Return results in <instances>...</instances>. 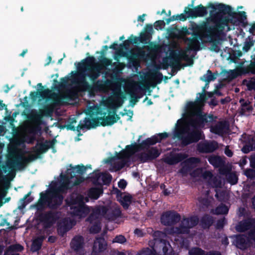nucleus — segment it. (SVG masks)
<instances>
[{"instance_id":"obj_53","label":"nucleus","mask_w":255,"mask_h":255,"mask_svg":"<svg viewBox=\"0 0 255 255\" xmlns=\"http://www.w3.org/2000/svg\"><path fill=\"white\" fill-rule=\"evenodd\" d=\"M228 207L223 204L218 206L215 209V214L216 215H225L228 214Z\"/></svg>"},{"instance_id":"obj_31","label":"nucleus","mask_w":255,"mask_h":255,"mask_svg":"<svg viewBox=\"0 0 255 255\" xmlns=\"http://www.w3.org/2000/svg\"><path fill=\"white\" fill-rule=\"evenodd\" d=\"M157 141L155 139V137L152 138L148 137L146 139L142 141L141 143H137L140 151L145 149H147L150 145H153L156 143Z\"/></svg>"},{"instance_id":"obj_32","label":"nucleus","mask_w":255,"mask_h":255,"mask_svg":"<svg viewBox=\"0 0 255 255\" xmlns=\"http://www.w3.org/2000/svg\"><path fill=\"white\" fill-rule=\"evenodd\" d=\"M84 122L86 126V128L90 129L92 128H95L100 125L99 117L92 118H85Z\"/></svg>"},{"instance_id":"obj_48","label":"nucleus","mask_w":255,"mask_h":255,"mask_svg":"<svg viewBox=\"0 0 255 255\" xmlns=\"http://www.w3.org/2000/svg\"><path fill=\"white\" fill-rule=\"evenodd\" d=\"M139 43L147 44L151 38V34L147 32H141L139 37H137Z\"/></svg>"},{"instance_id":"obj_7","label":"nucleus","mask_w":255,"mask_h":255,"mask_svg":"<svg viewBox=\"0 0 255 255\" xmlns=\"http://www.w3.org/2000/svg\"><path fill=\"white\" fill-rule=\"evenodd\" d=\"M217 117L213 114H203L201 110H197L191 113L187 126L193 128L199 129L205 128V126H210L217 122Z\"/></svg>"},{"instance_id":"obj_62","label":"nucleus","mask_w":255,"mask_h":255,"mask_svg":"<svg viewBox=\"0 0 255 255\" xmlns=\"http://www.w3.org/2000/svg\"><path fill=\"white\" fill-rule=\"evenodd\" d=\"M101 174L100 173H93L92 175L90 177L93 183L95 185L98 184V181L101 177Z\"/></svg>"},{"instance_id":"obj_2","label":"nucleus","mask_w":255,"mask_h":255,"mask_svg":"<svg viewBox=\"0 0 255 255\" xmlns=\"http://www.w3.org/2000/svg\"><path fill=\"white\" fill-rule=\"evenodd\" d=\"M78 74V84L81 91H86L92 89L95 91H101L105 88V82L96 80L101 73L102 67L96 62L93 56L87 57L77 65Z\"/></svg>"},{"instance_id":"obj_58","label":"nucleus","mask_w":255,"mask_h":255,"mask_svg":"<svg viewBox=\"0 0 255 255\" xmlns=\"http://www.w3.org/2000/svg\"><path fill=\"white\" fill-rule=\"evenodd\" d=\"M244 175L247 176L249 179H255V169L253 168H248L245 170Z\"/></svg>"},{"instance_id":"obj_5","label":"nucleus","mask_w":255,"mask_h":255,"mask_svg":"<svg viewBox=\"0 0 255 255\" xmlns=\"http://www.w3.org/2000/svg\"><path fill=\"white\" fill-rule=\"evenodd\" d=\"M49 148V146L45 143H37L32 148L35 154H30L28 157L22 155H18L12 162L7 164V167L12 169L14 166H15L18 169H22L28 163L39 157L41 154L46 152Z\"/></svg>"},{"instance_id":"obj_34","label":"nucleus","mask_w":255,"mask_h":255,"mask_svg":"<svg viewBox=\"0 0 255 255\" xmlns=\"http://www.w3.org/2000/svg\"><path fill=\"white\" fill-rule=\"evenodd\" d=\"M122 215V211L120 208H115L109 210L107 219L110 221H114Z\"/></svg>"},{"instance_id":"obj_17","label":"nucleus","mask_w":255,"mask_h":255,"mask_svg":"<svg viewBox=\"0 0 255 255\" xmlns=\"http://www.w3.org/2000/svg\"><path fill=\"white\" fill-rule=\"evenodd\" d=\"M236 246L237 248L241 250H245L250 247V238L245 235L239 234L236 236L235 240Z\"/></svg>"},{"instance_id":"obj_27","label":"nucleus","mask_w":255,"mask_h":255,"mask_svg":"<svg viewBox=\"0 0 255 255\" xmlns=\"http://www.w3.org/2000/svg\"><path fill=\"white\" fill-rule=\"evenodd\" d=\"M103 193L102 187H92L87 191L88 197L92 199L97 200Z\"/></svg>"},{"instance_id":"obj_9","label":"nucleus","mask_w":255,"mask_h":255,"mask_svg":"<svg viewBox=\"0 0 255 255\" xmlns=\"http://www.w3.org/2000/svg\"><path fill=\"white\" fill-rule=\"evenodd\" d=\"M180 220V215L173 210L163 212L160 217V222L161 224L166 226L175 225L178 223Z\"/></svg>"},{"instance_id":"obj_24","label":"nucleus","mask_w":255,"mask_h":255,"mask_svg":"<svg viewBox=\"0 0 255 255\" xmlns=\"http://www.w3.org/2000/svg\"><path fill=\"white\" fill-rule=\"evenodd\" d=\"M72 187L65 185L60 183L58 185L56 182H53L51 186V190L53 193L57 194L65 193L68 189H71Z\"/></svg>"},{"instance_id":"obj_59","label":"nucleus","mask_w":255,"mask_h":255,"mask_svg":"<svg viewBox=\"0 0 255 255\" xmlns=\"http://www.w3.org/2000/svg\"><path fill=\"white\" fill-rule=\"evenodd\" d=\"M69 230L70 228L68 227L67 225L64 224L63 226H59L58 227L57 232L59 235L63 236Z\"/></svg>"},{"instance_id":"obj_54","label":"nucleus","mask_w":255,"mask_h":255,"mask_svg":"<svg viewBox=\"0 0 255 255\" xmlns=\"http://www.w3.org/2000/svg\"><path fill=\"white\" fill-rule=\"evenodd\" d=\"M227 181L232 185L236 184L238 183V177L234 172H231L226 176Z\"/></svg>"},{"instance_id":"obj_25","label":"nucleus","mask_w":255,"mask_h":255,"mask_svg":"<svg viewBox=\"0 0 255 255\" xmlns=\"http://www.w3.org/2000/svg\"><path fill=\"white\" fill-rule=\"evenodd\" d=\"M253 223L251 220L246 219L239 223L236 226V229L238 232H245L252 228Z\"/></svg>"},{"instance_id":"obj_33","label":"nucleus","mask_w":255,"mask_h":255,"mask_svg":"<svg viewBox=\"0 0 255 255\" xmlns=\"http://www.w3.org/2000/svg\"><path fill=\"white\" fill-rule=\"evenodd\" d=\"M186 42H188V48L189 50H193L198 51L199 50L200 42L198 39L191 38L190 37H186L185 39Z\"/></svg>"},{"instance_id":"obj_42","label":"nucleus","mask_w":255,"mask_h":255,"mask_svg":"<svg viewBox=\"0 0 255 255\" xmlns=\"http://www.w3.org/2000/svg\"><path fill=\"white\" fill-rule=\"evenodd\" d=\"M31 192H29L26 194L23 198L20 199L21 205L18 207V209H22L29 203L31 202L34 198L32 197H30Z\"/></svg>"},{"instance_id":"obj_64","label":"nucleus","mask_w":255,"mask_h":255,"mask_svg":"<svg viewBox=\"0 0 255 255\" xmlns=\"http://www.w3.org/2000/svg\"><path fill=\"white\" fill-rule=\"evenodd\" d=\"M254 44V41L253 40L245 42L244 45L243 47V51L245 52H248Z\"/></svg>"},{"instance_id":"obj_35","label":"nucleus","mask_w":255,"mask_h":255,"mask_svg":"<svg viewBox=\"0 0 255 255\" xmlns=\"http://www.w3.org/2000/svg\"><path fill=\"white\" fill-rule=\"evenodd\" d=\"M218 75L217 72L216 73H213L210 70H208L206 74L200 78V80L205 82L206 83V85H207L211 81H214L217 78Z\"/></svg>"},{"instance_id":"obj_15","label":"nucleus","mask_w":255,"mask_h":255,"mask_svg":"<svg viewBox=\"0 0 255 255\" xmlns=\"http://www.w3.org/2000/svg\"><path fill=\"white\" fill-rule=\"evenodd\" d=\"M210 124L208 126L210 128L211 132L219 135H223L225 132V130L229 128V124L226 121H219L215 125L212 126Z\"/></svg>"},{"instance_id":"obj_52","label":"nucleus","mask_w":255,"mask_h":255,"mask_svg":"<svg viewBox=\"0 0 255 255\" xmlns=\"http://www.w3.org/2000/svg\"><path fill=\"white\" fill-rule=\"evenodd\" d=\"M151 78L153 80L156 81V83H153L151 85L152 87H155L157 84H160L163 78V75L161 72L159 71H156L155 72L152 74Z\"/></svg>"},{"instance_id":"obj_11","label":"nucleus","mask_w":255,"mask_h":255,"mask_svg":"<svg viewBox=\"0 0 255 255\" xmlns=\"http://www.w3.org/2000/svg\"><path fill=\"white\" fill-rule=\"evenodd\" d=\"M209 3H213L212 2H208L206 6L200 4L196 6L193 7V8L186 6L184 8V12L185 14H188L189 16L192 18L203 17L208 14L207 8L211 9L210 7L208 6Z\"/></svg>"},{"instance_id":"obj_1","label":"nucleus","mask_w":255,"mask_h":255,"mask_svg":"<svg viewBox=\"0 0 255 255\" xmlns=\"http://www.w3.org/2000/svg\"><path fill=\"white\" fill-rule=\"evenodd\" d=\"M208 6L211 8L210 10V20L214 25L208 26L205 24L201 28L207 33L204 36L211 40L223 35L226 27L227 31H230V23L234 25L242 23L244 26L248 24L247 22H245L247 18L244 11H234L231 6L223 3H209Z\"/></svg>"},{"instance_id":"obj_44","label":"nucleus","mask_w":255,"mask_h":255,"mask_svg":"<svg viewBox=\"0 0 255 255\" xmlns=\"http://www.w3.org/2000/svg\"><path fill=\"white\" fill-rule=\"evenodd\" d=\"M125 149L130 157L136 152L140 151L138 144L136 142L127 145Z\"/></svg>"},{"instance_id":"obj_21","label":"nucleus","mask_w":255,"mask_h":255,"mask_svg":"<svg viewBox=\"0 0 255 255\" xmlns=\"http://www.w3.org/2000/svg\"><path fill=\"white\" fill-rule=\"evenodd\" d=\"M84 246V239L82 236H76L70 243L71 248L76 252L82 250Z\"/></svg>"},{"instance_id":"obj_63","label":"nucleus","mask_w":255,"mask_h":255,"mask_svg":"<svg viewBox=\"0 0 255 255\" xmlns=\"http://www.w3.org/2000/svg\"><path fill=\"white\" fill-rule=\"evenodd\" d=\"M219 173L221 174L226 175V176L231 172V169L225 166V164L222 166L219 167Z\"/></svg>"},{"instance_id":"obj_37","label":"nucleus","mask_w":255,"mask_h":255,"mask_svg":"<svg viewBox=\"0 0 255 255\" xmlns=\"http://www.w3.org/2000/svg\"><path fill=\"white\" fill-rule=\"evenodd\" d=\"M176 229L177 233L178 234H188L190 233V229L188 226V221L182 220L179 226L177 227Z\"/></svg>"},{"instance_id":"obj_47","label":"nucleus","mask_w":255,"mask_h":255,"mask_svg":"<svg viewBox=\"0 0 255 255\" xmlns=\"http://www.w3.org/2000/svg\"><path fill=\"white\" fill-rule=\"evenodd\" d=\"M150 161L157 158L160 154V152L156 147H152L146 151Z\"/></svg>"},{"instance_id":"obj_23","label":"nucleus","mask_w":255,"mask_h":255,"mask_svg":"<svg viewBox=\"0 0 255 255\" xmlns=\"http://www.w3.org/2000/svg\"><path fill=\"white\" fill-rule=\"evenodd\" d=\"M158 246L159 249H162L163 255H178L174 253L169 242L165 240H160Z\"/></svg>"},{"instance_id":"obj_49","label":"nucleus","mask_w":255,"mask_h":255,"mask_svg":"<svg viewBox=\"0 0 255 255\" xmlns=\"http://www.w3.org/2000/svg\"><path fill=\"white\" fill-rule=\"evenodd\" d=\"M134 157H136V160L141 163H145L150 161L146 152H142L137 153L134 155Z\"/></svg>"},{"instance_id":"obj_6","label":"nucleus","mask_w":255,"mask_h":255,"mask_svg":"<svg viewBox=\"0 0 255 255\" xmlns=\"http://www.w3.org/2000/svg\"><path fill=\"white\" fill-rule=\"evenodd\" d=\"M202 131L199 129L193 128L191 130L190 127H184L175 129L174 136L181 141L183 146H186L193 143L197 142L201 138Z\"/></svg>"},{"instance_id":"obj_57","label":"nucleus","mask_w":255,"mask_h":255,"mask_svg":"<svg viewBox=\"0 0 255 255\" xmlns=\"http://www.w3.org/2000/svg\"><path fill=\"white\" fill-rule=\"evenodd\" d=\"M204 250L197 247L193 248L189 251V255H204Z\"/></svg>"},{"instance_id":"obj_10","label":"nucleus","mask_w":255,"mask_h":255,"mask_svg":"<svg viewBox=\"0 0 255 255\" xmlns=\"http://www.w3.org/2000/svg\"><path fill=\"white\" fill-rule=\"evenodd\" d=\"M171 65L172 67L176 66L178 70H180L181 64L180 63V59H182L187 62V64L184 65V66H192L193 64V60L191 57H190L187 54L186 51H181L179 52L178 55L174 53L173 55L170 57Z\"/></svg>"},{"instance_id":"obj_51","label":"nucleus","mask_w":255,"mask_h":255,"mask_svg":"<svg viewBox=\"0 0 255 255\" xmlns=\"http://www.w3.org/2000/svg\"><path fill=\"white\" fill-rule=\"evenodd\" d=\"M183 221H188V226L191 229L197 226L199 223V218L196 216H191L189 218H184Z\"/></svg>"},{"instance_id":"obj_16","label":"nucleus","mask_w":255,"mask_h":255,"mask_svg":"<svg viewBox=\"0 0 255 255\" xmlns=\"http://www.w3.org/2000/svg\"><path fill=\"white\" fill-rule=\"evenodd\" d=\"M74 177H71L70 174H69V171L68 169L66 171V175H61V181L60 183H62L65 185L73 187L75 186L79 185L85 181V178L83 176L76 177L74 182L72 183L71 179Z\"/></svg>"},{"instance_id":"obj_61","label":"nucleus","mask_w":255,"mask_h":255,"mask_svg":"<svg viewBox=\"0 0 255 255\" xmlns=\"http://www.w3.org/2000/svg\"><path fill=\"white\" fill-rule=\"evenodd\" d=\"M226 221L225 217H223V218H221L219 220H218L217 221L216 224L215 225V228L217 230H221L222 229L225 225L226 224Z\"/></svg>"},{"instance_id":"obj_8","label":"nucleus","mask_w":255,"mask_h":255,"mask_svg":"<svg viewBox=\"0 0 255 255\" xmlns=\"http://www.w3.org/2000/svg\"><path fill=\"white\" fill-rule=\"evenodd\" d=\"M71 214L72 217L79 219L86 217L90 210L81 199H73L71 201Z\"/></svg>"},{"instance_id":"obj_30","label":"nucleus","mask_w":255,"mask_h":255,"mask_svg":"<svg viewBox=\"0 0 255 255\" xmlns=\"http://www.w3.org/2000/svg\"><path fill=\"white\" fill-rule=\"evenodd\" d=\"M132 196L128 193L127 195L122 196L118 201L120 203L124 209L127 210L132 203Z\"/></svg>"},{"instance_id":"obj_20","label":"nucleus","mask_w":255,"mask_h":255,"mask_svg":"<svg viewBox=\"0 0 255 255\" xmlns=\"http://www.w3.org/2000/svg\"><path fill=\"white\" fill-rule=\"evenodd\" d=\"M107 243L103 237H97L94 243L93 252L101 253L107 249Z\"/></svg>"},{"instance_id":"obj_60","label":"nucleus","mask_w":255,"mask_h":255,"mask_svg":"<svg viewBox=\"0 0 255 255\" xmlns=\"http://www.w3.org/2000/svg\"><path fill=\"white\" fill-rule=\"evenodd\" d=\"M127 242V239L125 237L122 235H119L116 236L113 239V243H117L121 244H123Z\"/></svg>"},{"instance_id":"obj_56","label":"nucleus","mask_w":255,"mask_h":255,"mask_svg":"<svg viewBox=\"0 0 255 255\" xmlns=\"http://www.w3.org/2000/svg\"><path fill=\"white\" fill-rule=\"evenodd\" d=\"M169 134L166 132L160 133L152 136V138L155 137V139L157 141L156 143L160 142L161 140L167 138Z\"/></svg>"},{"instance_id":"obj_41","label":"nucleus","mask_w":255,"mask_h":255,"mask_svg":"<svg viewBox=\"0 0 255 255\" xmlns=\"http://www.w3.org/2000/svg\"><path fill=\"white\" fill-rule=\"evenodd\" d=\"M252 60L250 61V64L247 66H245V69L248 75L255 74V54L251 56Z\"/></svg>"},{"instance_id":"obj_19","label":"nucleus","mask_w":255,"mask_h":255,"mask_svg":"<svg viewBox=\"0 0 255 255\" xmlns=\"http://www.w3.org/2000/svg\"><path fill=\"white\" fill-rule=\"evenodd\" d=\"M63 198L62 194L53 193L48 204V207L51 209H57L62 204Z\"/></svg>"},{"instance_id":"obj_26","label":"nucleus","mask_w":255,"mask_h":255,"mask_svg":"<svg viewBox=\"0 0 255 255\" xmlns=\"http://www.w3.org/2000/svg\"><path fill=\"white\" fill-rule=\"evenodd\" d=\"M214 222V218L210 215L206 214L201 218L200 225L204 229H209Z\"/></svg>"},{"instance_id":"obj_13","label":"nucleus","mask_w":255,"mask_h":255,"mask_svg":"<svg viewBox=\"0 0 255 255\" xmlns=\"http://www.w3.org/2000/svg\"><path fill=\"white\" fill-rule=\"evenodd\" d=\"M244 63V62H241L236 70L224 71V72L227 74L226 78L229 81H231L239 76L248 74L245 66L243 65Z\"/></svg>"},{"instance_id":"obj_40","label":"nucleus","mask_w":255,"mask_h":255,"mask_svg":"<svg viewBox=\"0 0 255 255\" xmlns=\"http://www.w3.org/2000/svg\"><path fill=\"white\" fill-rule=\"evenodd\" d=\"M42 117V114L38 113L36 111H33L28 115V118L35 123L40 124L41 122Z\"/></svg>"},{"instance_id":"obj_29","label":"nucleus","mask_w":255,"mask_h":255,"mask_svg":"<svg viewBox=\"0 0 255 255\" xmlns=\"http://www.w3.org/2000/svg\"><path fill=\"white\" fill-rule=\"evenodd\" d=\"M44 239V236L37 237L34 239L33 240L31 246V251L33 253L39 251L41 248Z\"/></svg>"},{"instance_id":"obj_39","label":"nucleus","mask_w":255,"mask_h":255,"mask_svg":"<svg viewBox=\"0 0 255 255\" xmlns=\"http://www.w3.org/2000/svg\"><path fill=\"white\" fill-rule=\"evenodd\" d=\"M41 128L39 125L32 126L29 128L28 129V132L29 133L32 134V135L28 137V141L27 142L28 143H33V141L35 139V135L37 133L38 131L40 130Z\"/></svg>"},{"instance_id":"obj_22","label":"nucleus","mask_w":255,"mask_h":255,"mask_svg":"<svg viewBox=\"0 0 255 255\" xmlns=\"http://www.w3.org/2000/svg\"><path fill=\"white\" fill-rule=\"evenodd\" d=\"M87 170V167L83 164L77 165L74 167H71L70 169H68L69 174H70L71 177H75L78 176H82Z\"/></svg>"},{"instance_id":"obj_18","label":"nucleus","mask_w":255,"mask_h":255,"mask_svg":"<svg viewBox=\"0 0 255 255\" xmlns=\"http://www.w3.org/2000/svg\"><path fill=\"white\" fill-rule=\"evenodd\" d=\"M187 155L184 153H170L164 159V162L170 165H175L186 159Z\"/></svg>"},{"instance_id":"obj_50","label":"nucleus","mask_w":255,"mask_h":255,"mask_svg":"<svg viewBox=\"0 0 255 255\" xmlns=\"http://www.w3.org/2000/svg\"><path fill=\"white\" fill-rule=\"evenodd\" d=\"M242 84L247 87V89L249 91L255 90V78L254 77L251 78L250 80H243Z\"/></svg>"},{"instance_id":"obj_43","label":"nucleus","mask_w":255,"mask_h":255,"mask_svg":"<svg viewBox=\"0 0 255 255\" xmlns=\"http://www.w3.org/2000/svg\"><path fill=\"white\" fill-rule=\"evenodd\" d=\"M68 77H65L61 78L60 79V82H58L56 79H54L53 80L54 82V89H60L64 88L67 85L68 81H69Z\"/></svg>"},{"instance_id":"obj_36","label":"nucleus","mask_w":255,"mask_h":255,"mask_svg":"<svg viewBox=\"0 0 255 255\" xmlns=\"http://www.w3.org/2000/svg\"><path fill=\"white\" fill-rule=\"evenodd\" d=\"M209 163L215 167H219L225 164V161L220 156H212L209 158Z\"/></svg>"},{"instance_id":"obj_14","label":"nucleus","mask_w":255,"mask_h":255,"mask_svg":"<svg viewBox=\"0 0 255 255\" xmlns=\"http://www.w3.org/2000/svg\"><path fill=\"white\" fill-rule=\"evenodd\" d=\"M219 148L218 143L215 140L199 143L197 146L198 150L201 153H212Z\"/></svg>"},{"instance_id":"obj_28","label":"nucleus","mask_w":255,"mask_h":255,"mask_svg":"<svg viewBox=\"0 0 255 255\" xmlns=\"http://www.w3.org/2000/svg\"><path fill=\"white\" fill-rule=\"evenodd\" d=\"M145 55V52L139 48L136 52L132 53L131 55L128 57V59L130 63H132L134 65L136 63L138 58H144Z\"/></svg>"},{"instance_id":"obj_55","label":"nucleus","mask_w":255,"mask_h":255,"mask_svg":"<svg viewBox=\"0 0 255 255\" xmlns=\"http://www.w3.org/2000/svg\"><path fill=\"white\" fill-rule=\"evenodd\" d=\"M130 95V103L131 105H134L138 101V99L140 98V96H138L135 91H130L128 93Z\"/></svg>"},{"instance_id":"obj_3","label":"nucleus","mask_w":255,"mask_h":255,"mask_svg":"<svg viewBox=\"0 0 255 255\" xmlns=\"http://www.w3.org/2000/svg\"><path fill=\"white\" fill-rule=\"evenodd\" d=\"M38 92L39 97L43 99H46V100H52L51 104H47L43 107V114L47 116H51L54 111L55 107L59 105L62 101L71 100L73 99L75 96V93L74 92L69 91L65 95H61L59 97L56 93L52 92L51 90L48 88Z\"/></svg>"},{"instance_id":"obj_38","label":"nucleus","mask_w":255,"mask_h":255,"mask_svg":"<svg viewBox=\"0 0 255 255\" xmlns=\"http://www.w3.org/2000/svg\"><path fill=\"white\" fill-rule=\"evenodd\" d=\"M119 158L123 160L121 163L118 164V168L120 169L125 166L126 163L130 158V156L125 149L119 153Z\"/></svg>"},{"instance_id":"obj_46","label":"nucleus","mask_w":255,"mask_h":255,"mask_svg":"<svg viewBox=\"0 0 255 255\" xmlns=\"http://www.w3.org/2000/svg\"><path fill=\"white\" fill-rule=\"evenodd\" d=\"M157 246L155 245L154 247L152 249L148 248H143L139 251L136 255H156V248Z\"/></svg>"},{"instance_id":"obj_45","label":"nucleus","mask_w":255,"mask_h":255,"mask_svg":"<svg viewBox=\"0 0 255 255\" xmlns=\"http://www.w3.org/2000/svg\"><path fill=\"white\" fill-rule=\"evenodd\" d=\"M24 248L22 246L19 244H16L9 246L6 251L4 252V255H7L8 253L14 252H21L23 250Z\"/></svg>"},{"instance_id":"obj_12","label":"nucleus","mask_w":255,"mask_h":255,"mask_svg":"<svg viewBox=\"0 0 255 255\" xmlns=\"http://www.w3.org/2000/svg\"><path fill=\"white\" fill-rule=\"evenodd\" d=\"M37 218L40 222L43 224L44 227L47 228L51 227L55 223L57 217L56 213L49 211L40 213Z\"/></svg>"},{"instance_id":"obj_4","label":"nucleus","mask_w":255,"mask_h":255,"mask_svg":"<svg viewBox=\"0 0 255 255\" xmlns=\"http://www.w3.org/2000/svg\"><path fill=\"white\" fill-rule=\"evenodd\" d=\"M114 96L115 98V102H108V106L109 110L108 111L109 115L106 117H99V121H102L101 125L103 126H112L117 123L120 117L117 115V108L121 107L124 103V99L126 97L124 93L121 91L120 88L116 90L115 92Z\"/></svg>"}]
</instances>
